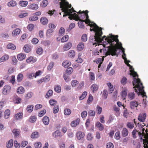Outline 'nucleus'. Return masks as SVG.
Returning a JSON list of instances; mask_svg holds the SVG:
<instances>
[{"instance_id": "nucleus-44", "label": "nucleus", "mask_w": 148, "mask_h": 148, "mask_svg": "<svg viewBox=\"0 0 148 148\" xmlns=\"http://www.w3.org/2000/svg\"><path fill=\"white\" fill-rule=\"evenodd\" d=\"M10 114V111L8 109L6 110L5 112L4 117L5 119H8Z\"/></svg>"}, {"instance_id": "nucleus-62", "label": "nucleus", "mask_w": 148, "mask_h": 148, "mask_svg": "<svg viewBox=\"0 0 148 148\" xmlns=\"http://www.w3.org/2000/svg\"><path fill=\"white\" fill-rule=\"evenodd\" d=\"M54 89L56 92L58 93L60 92L61 90L60 86L59 85H57L54 87Z\"/></svg>"}, {"instance_id": "nucleus-55", "label": "nucleus", "mask_w": 148, "mask_h": 148, "mask_svg": "<svg viewBox=\"0 0 148 148\" xmlns=\"http://www.w3.org/2000/svg\"><path fill=\"white\" fill-rule=\"evenodd\" d=\"M46 112V110H45L40 111L38 113V116L39 117H42L45 114Z\"/></svg>"}, {"instance_id": "nucleus-59", "label": "nucleus", "mask_w": 148, "mask_h": 148, "mask_svg": "<svg viewBox=\"0 0 148 148\" xmlns=\"http://www.w3.org/2000/svg\"><path fill=\"white\" fill-rule=\"evenodd\" d=\"M104 60V59L103 58H99L96 60H94V62H95L97 64H98L99 63L100 64L101 63H102Z\"/></svg>"}, {"instance_id": "nucleus-53", "label": "nucleus", "mask_w": 148, "mask_h": 148, "mask_svg": "<svg viewBox=\"0 0 148 148\" xmlns=\"http://www.w3.org/2000/svg\"><path fill=\"white\" fill-rule=\"evenodd\" d=\"M23 74L21 73H20L18 74L17 76V81L18 82H21L23 79Z\"/></svg>"}, {"instance_id": "nucleus-14", "label": "nucleus", "mask_w": 148, "mask_h": 148, "mask_svg": "<svg viewBox=\"0 0 148 148\" xmlns=\"http://www.w3.org/2000/svg\"><path fill=\"white\" fill-rule=\"evenodd\" d=\"M48 20L45 17H42L40 19V22L43 25H47L48 23Z\"/></svg>"}, {"instance_id": "nucleus-52", "label": "nucleus", "mask_w": 148, "mask_h": 148, "mask_svg": "<svg viewBox=\"0 0 148 148\" xmlns=\"http://www.w3.org/2000/svg\"><path fill=\"white\" fill-rule=\"evenodd\" d=\"M37 118L36 116H32L30 117L29 119V121L31 123H34L36 120Z\"/></svg>"}, {"instance_id": "nucleus-45", "label": "nucleus", "mask_w": 148, "mask_h": 148, "mask_svg": "<svg viewBox=\"0 0 148 148\" xmlns=\"http://www.w3.org/2000/svg\"><path fill=\"white\" fill-rule=\"evenodd\" d=\"M71 113V110L69 108L65 109L64 110V114L66 115H69Z\"/></svg>"}, {"instance_id": "nucleus-43", "label": "nucleus", "mask_w": 148, "mask_h": 148, "mask_svg": "<svg viewBox=\"0 0 148 148\" xmlns=\"http://www.w3.org/2000/svg\"><path fill=\"white\" fill-rule=\"evenodd\" d=\"M91 88L92 89L93 92H94L95 91H97L98 90V86L97 85L94 84L91 86Z\"/></svg>"}, {"instance_id": "nucleus-58", "label": "nucleus", "mask_w": 148, "mask_h": 148, "mask_svg": "<svg viewBox=\"0 0 148 148\" xmlns=\"http://www.w3.org/2000/svg\"><path fill=\"white\" fill-rule=\"evenodd\" d=\"M65 32V30L64 28L63 27H61L60 28L59 31V34L60 36H62L64 34Z\"/></svg>"}, {"instance_id": "nucleus-27", "label": "nucleus", "mask_w": 148, "mask_h": 148, "mask_svg": "<svg viewBox=\"0 0 148 148\" xmlns=\"http://www.w3.org/2000/svg\"><path fill=\"white\" fill-rule=\"evenodd\" d=\"M13 145V141L12 139L10 140L6 145L7 148H11Z\"/></svg>"}, {"instance_id": "nucleus-50", "label": "nucleus", "mask_w": 148, "mask_h": 148, "mask_svg": "<svg viewBox=\"0 0 148 148\" xmlns=\"http://www.w3.org/2000/svg\"><path fill=\"white\" fill-rule=\"evenodd\" d=\"M127 95V92L126 90H124L122 91L121 93V95L124 100L126 99Z\"/></svg>"}, {"instance_id": "nucleus-31", "label": "nucleus", "mask_w": 148, "mask_h": 148, "mask_svg": "<svg viewBox=\"0 0 148 148\" xmlns=\"http://www.w3.org/2000/svg\"><path fill=\"white\" fill-rule=\"evenodd\" d=\"M7 47L8 49L14 50L16 49V46L15 45L12 43H9Z\"/></svg>"}, {"instance_id": "nucleus-11", "label": "nucleus", "mask_w": 148, "mask_h": 148, "mask_svg": "<svg viewBox=\"0 0 148 148\" xmlns=\"http://www.w3.org/2000/svg\"><path fill=\"white\" fill-rule=\"evenodd\" d=\"M130 107L131 109H134L135 107H136L138 106V104L136 101H133L130 103Z\"/></svg>"}, {"instance_id": "nucleus-19", "label": "nucleus", "mask_w": 148, "mask_h": 148, "mask_svg": "<svg viewBox=\"0 0 148 148\" xmlns=\"http://www.w3.org/2000/svg\"><path fill=\"white\" fill-rule=\"evenodd\" d=\"M34 106L32 105H29L27 106L26 110L28 112L31 113L33 110Z\"/></svg>"}, {"instance_id": "nucleus-15", "label": "nucleus", "mask_w": 148, "mask_h": 148, "mask_svg": "<svg viewBox=\"0 0 148 148\" xmlns=\"http://www.w3.org/2000/svg\"><path fill=\"white\" fill-rule=\"evenodd\" d=\"M25 57V54L23 53H20L17 55V59L19 61L23 60Z\"/></svg>"}, {"instance_id": "nucleus-36", "label": "nucleus", "mask_w": 148, "mask_h": 148, "mask_svg": "<svg viewBox=\"0 0 148 148\" xmlns=\"http://www.w3.org/2000/svg\"><path fill=\"white\" fill-rule=\"evenodd\" d=\"M75 52L74 50H70L68 54L69 56L71 58H73L75 56Z\"/></svg>"}, {"instance_id": "nucleus-34", "label": "nucleus", "mask_w": 148, "mask_h": 148, "mask_svg": "<svg viewBox=\"0 0 148 148\" xmlns=\"http://www.w3.org/2000/svg\"><path fill=\"white\" fill-rule=\"evenodd\" d=\"M24 92V88L22 86L19 87L17 90V93L20 94L23 93Z\"/></svg>"}, {"instance_id": "nucleus-16", "label": "nucleus", "mask_w": 148, "mask_h": 148, "mask_svg": "<svg viewBox=\"0 0 148 148\" xmlns=\"http://www.w3.org/2000/svg\"><path fill=\"white\" fill-rule=\"evenodd\" d=\"M12 132L13 133V134L15 137H17L20 133V130L14 129L12 131Z\"/></svg>"}, {"instance_id": "nucleus-3", "label": "nucleus", "mask_w": 148, "mask_h": 148, "mask_svg": "<svg viewBox=\"0 0 148 148\" xmlns=\"http://www.w3.org/2000/svg\"><path fill=\"white\" fill-rule=\"evenodd\" d=\"M97 29H90V31H94L95 32V35L94 36L95 41L96 42L93 43V45L99 43H102L103 41L104 38L106 37V36H104L102 38H101V35L103 34L102 31V28H97Z\"/></svg>"}, {"instance_id": "nucleus-42", "label": "nucleus", "mask_w": 148, "mask_h": 148, "mask_svg": "<svg viewBox=\"0 0 148 148\" xmlns=\"http://www.w3.org/2000/svg\"><path fill=\"white\" fill-rule=\"evenodd\" d=\"M53 92L52 90H49L45 95L46 98H48L51 96L53 95Z\"/></svg>"}, {"instance_id": "nucleus-12", "label": "nucleus", "mask_w": 148, "mask_h": 148, "mask_svg": "<svg viewBox=\"0 0 148 148\" xmlns=\"http://www.w3.org/2000/svg\"><path fill=\"white\" fill-rule=\"evenodd\" d=\"M84 44L82 42H80L79 43L77 46V49L79 51H81L83 50L84 48Z\"/></svg>"}, {"instance_id": "nucleus-21", "label": "nucleus", "mask_w": 148, "mask_h": 148, "mask_svg": "<svg viewBox=\"0 0 148 148\" xmlns=\"http://www.w3.org/2000/svg\"><path fill=\"white\" fill-rule=\"evenodd\" d=\"M77 13L79 15V18H81L82 19H84L86 17L85 11H83L81 12L80 10L77 12Z\"/></svg>"}, {"instance_id": "nucleus-23", "label": "nucleus", "mask_w": 148, "mask_h": 148, "mask_svg": "<svg viewBox=\"0 0 148 148\" xmlns=\"http://www.w3.org/2000/svg\"><path fill=\"white\" fill-rule=\"evenodd\" d=\"M21 32V29L19 28H16L12 32L13 36H15L19 34Z\"/></svg>"}, {"instance_id": "nucleus-1", "label": "nucleus", "mask_w": 148, "mask_h": 148, "mask_svg": "<svg viewBox=\"0 0 148 148\" xmlns=\"http://www.w3.org/2000/svg\"><path fill=\"white\" fill-rule=\"evenodd\" d=\"M109 35L108 37L105 38V41L103 42L104 45L108 43L110 45L107 47L108 50L106 53V56L110 55L115 56L118 49H123L122 45L119 42L118 36H114L112 34H110Z\"/></svg>"}, {"instance_id": "nucleus-2", "label": "nucleus", "mask_w": 148, "mask_h": 148, "mask_svg": "<svg viewBox=\"0 0 148 148\" xmlns=\"http://www.w3.org/2000/svg\"><path fill=\"white\" fill-rule=\"evenodd\" d=\"M130 71L131 72L130 75L134 77L132 84L134 86L133 88H135V91L137 92H140L143 97H147L146 93L144 91V87L143 86L142 83L141 82L140 79L135 78L136 77H138L137 73L134 71V69L130 70Z\"/></svg>"}, {"instance_id": "nucleus-49", "label": "nucleus", "mask_w": 148, "mask_h": 148, "mask_svg": "<svg viewBox=\"0 0 148 148\" xmlns=\"http://www.w3.org/2000/svg\"><path fill=\"white\" fill-rule=\"evenodd\" d=\"M57 103V101L53 99H51L49 101V103L51 106H55Z\"/></svg>"}, {"instance_id": "nucleus-29", "label": "nucleus", "mask_w": 148, "mask_h": 148, "mask_svg": "<svg viewBox=\"0 0 148 148\" xmlns=\"http://www.w3.org/2000/svg\"><path fill=\"white\" fill-rule=\"evenodd\" d=\"M39 136V134L36 131L32 132L31 136V137L32 138H36Z\"/></svg>"}, {"instance_id": "nucleus-47", "label": "nucleus", "mask_w": 148, "mask_h": 148, "mask_svg": "<svg viewBox=\"0 0 148 148\" xmlns=\"http://www.w3.org/2000/svg\"><path fill=\"white\" fill-rule=\"evenodd\" d=\"M73 68L72 67H70L66 69V73L69 75H70L73 73Z\"/></svg>"}, {"instance_id": "nucleus-38", "label": "nucleus", "mask_w": 148, "mask_h": 148, "mask_svg": "<svg viewBox=\"0 0 148 148\" xmlns=\"http://www.w3.org/2000/svg\"><path fill=\"white\" fill-rule=\"evenodd\" d=\"M8 5L9 7L15 6L16 5V3L15 1L12 0L8 3Z\"/></svg>"}, {"instance_id": "nucleus-48", "label": "nucleus", "mask_w": 148, "mask_h": 148, "mask_svg": "<svg viewBox=\"0 0 148 148\" xmlns=\"http://www.w3.org/2000/svg\"><path fill=\"white\" fill-rule=\"evenodd\" d=\"M134 124L132 122H128L127 124V127L130 129H132L134 127Z\"/></svg>"}, {"instance_id": "nucleus-46", "label": "nucleus", "mask_w": 148, "mask_h": 148, "mask_svg": "<svg viewBox=\"0 0 148 148\" xmlns=\"http://www.w3.org/2000/svg\"><path fill=\"white\" fill-rule=\"evenodd\" d=\"M108 95L107 91L105 89L104 90L102 95V97L105 99H106L107 98Z\"/></svg>"}, {"instance_id": "nucleus-64", "label": "nucleus", "mask_w": 148, "mask_h": 148, "mask_svg": "<svg viewBox=\"0 0 148 148\" xmlns=\"http://www.w3.org/2000/svg\"><path fill=\"white\" fill-rule=\"evenodd\" d=\"M114 138L116 140H119L120 138V133L119 131L117 132L115 134Z\"/></svg>"}, {"instance_id": "nucleus-56", "label": "nucleus", "mask_w": 148, "mask_h": 148, "mask_svg": "<svg viewBox=\"0 0 148 148\" xmlns=\"http://www.w3.org/2000/svg\"><path fill=\"white\" fill-rule=\"evenodd\" d=\"M87 94V92L86 91L84 92L82 95L79 97L80 100H82L84 99L86 96Z\"/></svg>"}, {"instance_id": "nucleus-35", "label": "nucleus", "mask_w": 148, "mask_h": 148, "mask_svg": "<svg viewBox=\"0 0 148 148\" xmlns=\"http://www.w3.org/2000/svg\"><path fill=\"white\" fill-rule=\"evenodd\" d=\"M23 49L24 51L26 53H29L31 51V48L29 45H25Z\"/></svg>"}, {"instance_id": "nucleus-28", "label": "nucleus", "mask_w": 148, "mask_h": 148, "mask_svg": "<svg viewBox=\"0 0 148 148\" xmlns=\"http://www.w3.org/2000/svg\"><path fill=\"white\" fill-rule=\"evenodd\" d=\"M71 15L72 16L73 18H75L74 19L76 21L81 20V19L79 18V15H77L76 13H74L73 14H71Z\"/></svg>"}, {"instance_id": "nucleus-13", "label": "nucleus", "mask_w": 148, "mask_h": 148, "mask_svg": "<svg viewBox=\"0 0 148 148\" xmlns=\"http://www.w3.org/2000/svg\"><path fill=\"white\" fill-rule=\"evenodd\" d=\"M36 61V58L32 56L29 57L26 60V61L27 63H30L31 62L34 63Z\"/></svg>"}, {"instance_id": "nucleus-37", "label": "nucleus", "mask_w": 148, "mask_h": 148, "mask_svg": "<svg viewBox=\"0 0 148 148\" xmlns=\"http://www.w3.org/2000/svg\"><path fill=\"white\" fill-rule=\"evenodd\" d=\"M61 8V10L63 12H64V14L63 15V17H65L66 16L68 15L69 14H70L69 12L68 11L66 10V8L64 7H63L62 8Z\"/></svg>"}, {"instance_id": "nucleus-4", "label": "nucleus", "mask_w": 148, "mask_h": 148, "mask_svg": "<svg viewBox=\"0 0 148 148\" xmlns=\"http://www.w3.org/2000/svg\"><path fill=\"white\" fill-rule=\"evenodd\" d=\"M11 87L8 85L5 86L2 89V92L3 94L6 95L9 94L10 92Z\"/></svg>"}, {"instance_id": "nucleus-54", "label": "nucleus", "mask_w": 148, "mask_h": 148, "mask_svg": "<svg viewBox=\"0 0 148 148\" xmlns=\"http://www.w3.org/2000/svg\"><path fill=\"white\" fill-rule=\"evenodd\" d=\"M59 106L58 105H56L54 106L53 108V112L56 114L59 111Z\"/></svg>"}, {"instance_id": "nucleus-18", "label": "nucleus", "mask_w": 148, "mask_h": 148, "mask_svg": "<svg viewBox=\"0 0 148 148\" xmlns=\"http://www.w3.org/2000/svg\"><path fill=\"white\" fill-rule=\"evenodd\" d=\"M23 117V113L21 112L15 114L14 117L16 119L18 120L22 119Z\"/></svg>"}, {"instance_id": "nucleus-6", "label": "nucleus", "mask_w": 148, "mask_h": 148, "mask_svg": "<svg viewBox=\"0 0 148 148\" xmlns=\"http://www.w3.org/2000/svg\"><path fill=\"white\" fill-rule=\"evenodd\" d=\"M146 117V113L140 114L138 115V119L140 121L144 122L145 121Z\"/></svg>"}, {"instance_id": "nucleus-5", "label": "nucleus", "mask_w": 148, "mask_h": 148, "mask_svg": "<svg viewBox=\"0 0 148 148\" xmlns=\"http://www.w3.org/2000/svg\"><path fill=\"white\" fill-rule=\"evenodd\" d=\"M85 136L84 133L81 131L77 132L76 133V136L79 140L83 139Z\"/></svg>"}, {"instance_id": "nucleus-33", "label": "nucleus", "mask_w": 148, "mask_h": 148, "mask_svg": "<svg viewBox=\"0 0 148 148\" xmlns=\"http://www.w3.org/2000/svg\"><path fill=\"white\" fill-rule=\"evenodd\" d=\"M61 136V133L58 130H57L53 134V136L55 138H56L58 136Z\"/></svg>"}, {"instance_id": "nucleus-57", "label": "nucleus", "mask_w": 148, "mask_h": 148, "mask_svg": "<svg viewBox=\"0 0 148 148\" xmlns=\"http://www.w3.org/2000/svg\"><path fill=\"white\" fill-rule=\"evenodd\" d=\"M93 100V97L92 96L90 95H89L88 99L87 101V103L88 104H90Z\"/></svg>"}, {"instance_id": "nucleus-32", "label": "nucleus", "mask_w": 148, "mask_h": 148, "mask_svg": "<svg viewBox=\"0 0 148 148\" xmlns=\"http://www.w3.org/2000/svg\"><path fill=\"white\" fill-rule=\"evenodd\" d=\"M127 97L130 100H132L134 99L135 97V94L134 92H130L128 95Z\"/></svg>"}, {"instance_id": "nucleus-30", "label": "nucleus", "mask_w": 148, "mask_h": 148, "mask_svg": "<svg viewBox=\"0 0 148 148\" xmlns=\"http://www.w3.org/2000/svg\"><path fill=\"white\" fill-rule=\"evenodd\" d=\"M136 133H137L138 134L139 136H141L142 134L140 133V132H139L138 131H137L136 129L134 130L132 132V134L133 135V136L134 138H136Z\"/></svg>"}, {"instance_id": "nucleus-8", "label": "nucleus", "mask_w": 148, "mask_h": 148, "mask_svg": "<svg viewBox=\"0 0 148 148\" xmlns=\"http://www.w3.org/2000/svg\"><path fill=\"white\" fill-rule=\"evenodd\" d=\"M95 125L99 131H102L104 129L103 125L99 121L97 122Z\"/></svg>"}, {"instance_id": "nucleus-24", "label": "nucleus", "mask_w": 148, "mask_h": 148, "mask_svg": "<svg viewBox=\"0 0 148 148\" xmlns=\"http://www.w3.org/2000/svg\"><path fill=\"white\" fill-rule=\"evenodd\" d=\"M71 64V63L70 62L66 60L63 62L62 63V66L65 68H67Z\"/></svg>"}, {"instance_id": "nucleus-51", "label": "nucleus", "mask_w": 148, "mask_h": 148, "mask_svg": "<svg viewBox=\"0 0 148 148\" xmlns=\"http://www.w3.org/2000/svg\"><path fill=\"white\" fill-rule=\"evenodd\" d=\"M75 26V24L74 23H71L69 27L66 30L67 32H69L71 30L74 28Z\"/></svg>"}, {"instance_id": "nucleus-61", "label": "nucleus", "mask_w": 148, "mask_h": 148, "mask_svg": "<svg viewBox=\"0 0 148 148\" xmlns=\"http://www.w3.org/2000/svg\"><path fill=\"white\" fill-rule=\"evenodd\" d=\"M102 110L101 107L99 106H97L96 108V111L98 114H100L101 113Z\"/></svg>"}, {"instance_id": "nucleus-40", "label": "nucleus", "mask_w": 148, "mask_h": 148, "mask_svg": "<svg viewBox=\"0 0 148 148\" xmlns=\"http://www.w3.org/2000/svg\"><path fill=\"white\" fill-rule=\"evenodd\" d=\"M48 4V1L47 0H43L41 3V6L42 7H45Z\"/></svg>"}, {"instance_id": "nucleus-25", "label": "nucleus", "mask_w": 148, "mask_h": 148, "mask_svg": "<svg viewBox=\"0 0 148 148\" xmlns=\"http://www.w3.org/2000/svg\"><path fill=\"white\" fill-rule=\"evenodd\" d=\"M107 85L109 88V90L111 92V93H112V92L114 90L115 87H114L110 82L107 83Z\"/></svg>"}, {"instance_id": "nucleus-7", "label": "nucleus", "mask_w": 148, "mask_h": 148, "mask_svg": "<svg viewBox=\"0 0 148 148\" xmlns=\"http://www.w3.org/2000/svg\"><path fill=\"white\" fill-rule=\"evenodd\" d=\"M28 8L33 10H36L38 8V4L36 3H32L29 5L27 6Z\"/></svg>"}, {"instance_id": "nucleus-41", "label": "nucleus", "mask_w": 148, "mask_h": 148, "mask_svg": "<svg viewBox=\"0 0 148 148\" xmlns=\"http://www.w3.org/2000/svg\"><path fill=\"white\" fill-rule=\"evenodd\" d=\"M69 39V36L68 35H65L61 39V42H66Z\"/></svg>"}, {"instance_id": "nucleus-60", "label": "nucleus", "mask_w": 148, "mask_h": 148, "mask_svg": "<svg viewBox=\"0 0 148 148\" xmlns=\"http://www.w3.org/2000/svg\"><path fill=\"white\" fill-rule=\"evenodd\" d=\"M79 83L76 80H73L71 81V84L72 87H75Z\"/></svg>"}, {"instance_id": "nucleus-63", "label": "nucleus", "mask_w": 148, "mask_h": 148, "mask_svg": "<svg viewBox=\"0 0 148 148\" xmlns=\"http://www.w3.org/2000/svg\"><path fill=\"white\" fill-rule=\"evenodd\" d=\"M27 29L30 31H31L32 30L34 29V25L32 24H30L28 25L27 26Z\"/></svg>"}, {"instance_id": "nucleus-17", "label": "nucleus", "mask_w": 148, "mask_h": 148, "mask_svg": "<svg viewBox=\"0 0 148 148\" xmlns=\"http://www.w3.org/2000/svg\"><path fill=\"white\" fill-rule=\"evenodd\" d=\"M9 58V56L8 55L5 54L0 58V63L5 61L8 60Z\"/></svg>"}, {"instance_id": "nucleus-20", "label": "nucleus", "mask_w": 148, "mask_h": 148, "mask_svg": "<svg viewBox=\"0 0 148 148\" xmlns=\"http://www.w3.org/2000/svg\"><path fill=\"white\" fill-rule=\"evenodd\" d=\"M43 123L45 125H48L49 122V118L47 116H45L42 119Z\"/></svg>"}, {"instance_id": "nucleus-39", "label": "nucleus", "mask_w": 148, "mask_h": 148, "mask_svg": "<svg viewBox=\"0 0 148 148\" xmlns=\"http://www.w3.org/2000/svg\"><path fill=\"white\" fill-rule=\"evenodd\" d=\"M68 6H69L67 5V6H65L64 8H66V10H67L68 11V12H69V13H72L73 12H77H77L76 11L74 10V9L73 8H71V9H69V8H69L68 7Z\"/></svg>"}, {"instance_id": "nucleus-9", "label": "nucleus", "mask_w": 148, "mask_h": 148, "mask_svg": "<svg viewBox=\"0 0 148 148\" xmlns=\"http://www.w3.org/2000/svg\"><path fill=\"white\" fill-rule=\"evenodd\" d=\"M71 43L69 42L65 44L63 48V50L64 51H66L72 47Z\"/></svg>"}, {"instance_id": "nucleus-10", "label": "nucleus", "mask_w": 148, "mask_h": 148, "mask_svg": "<svg viewBox=\"0 0 148 148\" xmlns=\"http://www.w3.org/2000/svg\"><path fill=\"white\" fill-rule=\"evenodd\" d=\"M79 122L80 119L77 118L75 120L72 121L71 123V125L73 127H75L79 124Z\"/></svg>"}, {"instance_id": "nucleus-26", "label": "nucleus", "mask_w": 148, "mask_h": 148, "mask_svg": "<svg viewBox=\"0 0 148 148\" xmlns=\"http://www.w3.org/2000/svg\"><path fill=\"white\" fill-rule=\"evenodd\" d=\"M28 3V2L27 1H21L19 2V4L21 6L25 7L27 6Z\"/></svg>"}, {"instance_id": "nucleus-22", "label": "nucleus", "mask_w": 148, "mask_h": 148, "mask_svg": "<svg viewBox=\"0 0 148 148\" xmlns=\"http://www.w3.org/2000/svg\"><path fill=\"white\" fill-rule=\"evenodd\" d=\"M128 134V132L127 130L125 128H124L122 132L121 135L123 137L127 136Z\"/></svg>"}]
</instances>
